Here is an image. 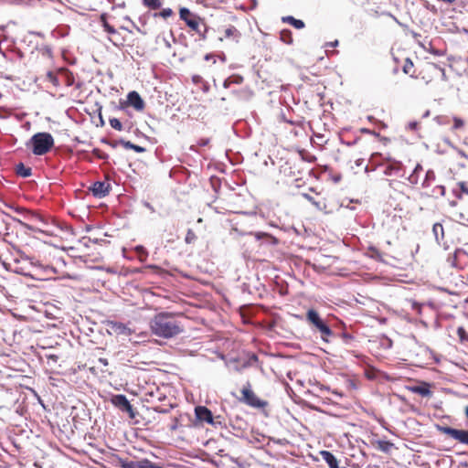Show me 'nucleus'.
Returning a JSON list of instances; mask_svg holds the SVG:
<instances>
[{"label":"nucleus","mask_w":468,"mask_h":468,"mask_svg":"<svg viewBox=\"0 0 468 468\" xmlns=\"http://www.w3.org/2000/svg\"><path fill=\"white\" fill-rule=\"evenodd\" d=\"M180 313L161 312L154 315L150 321L153 335L162 338H172L184 331L183 324L177 320Z\"/></svg>","instance_id":"1"},{"label":"nucleus","mask_w":468,"mask_h":468,"mask_svg":"<svg viewBox=\"0 0 468 468\" xmlns=\"http://www.w3.org/2000/svg\"><path fill=\"white\" fill-rule=\"evenodd\" d=\"M302 197L314 206L316 209L325 214L332 213L336 207L333 197L323 191L317 192L314 188H310L308 192L303 193Z\"/></svg>","instance_id":"2"},{"label":"nucleus","mask_w":468,"mask_h":468,"mask_svg":"<svg viewBox=\"0 0 468 468\" xmlns=\"http://www.w3.org/2000/svg\"><path fill=\"white\" fill-rule=\"evenodd\" d=\"M457 227L458 223L453 222L451 218L434 223L432 227V233L436 241L439 244H446L449 241L452 242L455 239H459L455 232V229Z\"/></svg>","instance_id":"3"},{"label":"nucleus","mask_w":468,"mask_h":468,"mask_svg":"<svg viewBox=\"0 0 468 468\" xmlns=\"http://www.w3.org/2000/svg\"><path fill=\"white\" fill-rule=\"evenodd\" d=\"M54 144L53 136L44 132L34 134L27 143V147L30 148L35 155H44L53 148Z\"/></svg>","instance_id":"4"},{"label":"nucleus","mask_w":468,"mask_h":468,"mask_svg":"<svg viewBox=\"0 0 468 468\" xmlns=\"http://www.w3.org/2000/svg\"><path fill=\"white\" fill-rule=\"evenodd\" d=\"M305 318L312 330L314 333H318L323 341L329 342L334 333L319 313L314 309H309Z\"/></svg>","instance_id":"5"},{"label":"nucleus","mask_w":468,"mask_h":468,"mask_svg":"<svg viewBox=\"0 0 468 468\" xmlns=\"http://www.w3.org/2000/svg\"><path fill=\"white\" fill-rule=\"evenodd\" d=\"M180 18L185 21L186 26L194 32L198 34L203 39L206 38L207 27L203 19L193 14L188 8L182 7L179 11Z\"/></svg>","instance_id":"6"},{"label":"nucleus","mask_w":468,"mask_h":468,"mask_svg":"<svg viewBox=\"0 0 468 468\" xmlns=\"http://www.w3.org/2000/svg\"><path fill=\"white\" fill-rule=\"evenodd\" d=\"M239 400L254 409H265L268 406V402L266 400L260 399L254 393L250 383L243 386L241 389V397Z\"/></svg>","instance_id":"7"},{"label":"nucleus","mask_w":468,"mask_h":468,"mask_svg":"<svg viewBox=\"0 0 468 468\" xmlns=\"http://www.w3.org/2000/svg\"><path fill=\"white\" fill-rule=\"evenodd\" d=\"M437 67L434 63L425 62L418 65V72L414 79L421 80L426 84L432 81Z\"/></svg>","instance_id":"8"},{"label":"nucleus","mask_w":468,"mask_h":468,"mask_svg":"<svg viewBox=\"0 0 468 468\" xmlns=\"http://www.w3.org/2000/svg\"><path fill=\"white\" fill-rule=\"evenodd\" d=\"M438 429L442 434L468 446L467 430H457L449 426H439Z\"/></svg>","instance_id":"9"},{"label":"nucleus","mask_w":468,"mask_h":468,"mask_svg":"<svg viewBox=\"0 0 468 468\" xmlns=\"http://www.w3.org/2000/svg\"><path fill=\"white\" fill-rule=\"evenodd\" d=\"M111 401L115 407L119 408L122 411L127 412L130 418L133 419L135 417L133 407L124 395H114L112 396Z\"/></svg>","instance_id":"10"},{"label":"nucleus","mask_w":468,"mask_h":468,"mask_svg":"<svg viewBox=\"0 0 468 468\" xmlns=\"http://www.w3.org/2000/svg\"><path fill=\"white\" fill-rule=\"evenodd\" d=\"M111 190V184L108 181H97L90 187V191L95 197H104Z\"/></svg>","instance_id":"11"},{"label":"nucleus","mask_w":468,"mask_h":468,"mask_svg":"<svg viewBox=\"0 0 468 468\" xmlns=\"http://www.w3.org/2000/svg\"><path fill=\"white\" fill-rule=\"evenodd\" d=\"M195 414L199 421L207 422L208 424H215L212 412L205 406H197L195 408Z\"/></svg>","instance_id":"12"},{"label":"nucleus","mask_w":468,"mask_h":468,"mask_svg":"<svg viewBox=\"0 0 468 468\" xmlns=\"http://www.w3.org/2000/svg\"><path fill=\"white\" fill-rule=\"evenodd\" d=\"M240 37L241 33L238 30V28L235 26L229 25L223 30L222 36L219 37L218 39L219 41L229 39L238 43L240 39Z\"/></svg>","instance_id":"13"},{"label":"nucleus","mask_w":468,"mask_h":468,"mask_svg":"<svg viewBox=\"0 0 468 468\" xmlns=\"http://www.w3.org/2000/svg\"><path fill=\"white\" fill-rule=\"evenodd\" d=\"M127 102L133 106L136 111H143L144 109V101L137 91H131L127 95Z\"/></svg>","instance_id":"14"},{"label":"nucleus","mask_w":468,"mask_h":468,"mask_svg":"<svg viewBox=\"0 0 468 468\" xmlns=\"http://www.w3.org/2000/svg\"><path fill=\"white\" fill-rule=\"evenodd\" d=\"M383 166V173L386 176L397 175L402 169V164L396 160H388Z\"/></svg>","instance_id":"15"},{"label":"nucleus","mask_w":468,"mask_h":468,"mask_svg":"<svg viewBox=\"0 0 468 468\" xmlns=\"http://www.w3.org/2000/svg\"><path fill=\"white\" fill-rule=\"evenodd\" d=\"M407 388L412 393L419 394L422 397H429L431 395L430 384L426 382H422L420 385L409 386Z\"/></svg>","instance_id":"16"},{"label":"nucleus","mask_w":468,"mask_h":468,"mask_svg":"<svg viewBox=\"0 0 468 468\" xmlns=\"http://www.w3.org/2000/svg\"><path fill=\"white\" fill-rule=\"evenodd\" d=\"M371 445L383 452H389L394 446L392 442L384 440H372Z\"/></svg>","instance_id":"17"},{"label":"nucleus","mask_w":468,"mask_h":468,"mask_svg":"<svg viewBox=\"0 0 468 468\" xmlns=\"http://www.w3.org/2000/svg\"><path fill=\"white\" fill-rule=\"evenodd\" d=\"M402 71L405 74L410 75L411 78L414 79V77L417 75V72H418V66L416 67L414 65V63L412 62V60L410 58H407L404 60V64L402 66Z\"/></svg>","instance_id":"18"},{"label":"nucleus","mask_w":468,"mask_h":468,"mask_svg":"<svg viewBox=\"0 0 468 468\" xmlns=\"http://www.w3.org/2000/svg\"><path fill=\"white\" fill-rule=\"evenodd\" d=\"M321 456L323 460L328 464L329 468H340L337 459L331 452L322 451Z\"/></svg>","instance_id":"19"},{"label":"nucleus","mask_w":468,"mask_h":468,"mask_svg":"<svg viewBox=\"0 0 468 468\" xmlns=\"http://www.w3.org/2000/svg\"><path fill=\"white\" fill-rule=\"evenodd\" d=\"M424 173L423 167L418 164L413 172L409 176L408 180L412 185H417L420 181V176Z\"/></svg>","instance_id":"20"},{"label":"nucleus","mask_w":468,"mask_h":468,"mask_svg":"<svg viewBox=\"0 0 468 468\" xmlns=\"http://www.w3.org/2000/svg\"><path fill=\"white\" fill-rule=\"evenodd\" d=\"M16 173L17 176L26 178L31 176L32 169L29 166H26L23 163H19L16 166Z\"/></svg>","instance_id":"21"},{"label":"nucleus","mask_w":468,"mask_h":468,"mask_svg":"<svg viewBox=\"0 0 468 468\" xmlns=\"http://www.w3.org/2000/svg\"><path fill=\"white\" fill-rule=\"evenodd\" d=\"M282 22L292 25L293 27H295L297 29H302L304 27V22L303 20L296 19L291 16H283L282 18Z\"/></svg>","instance_id":"22"},{"label":"nucleus","mask_w":468,"mask_h":468,"mask_svg":"<svg viewBox=\"0 0 468 468\" xmlns=\"http://www.w3.org/2000/svg\"><path fill=\"white\" fill-rule=\"evenodd\" d=\"M142 4L149 10H158L162 6L161 0H142Z\"/></svg>","instance_id":"23"},{"label":"nucleus","mask_w":468,"mask_h":468,"mask_svg":"<svg viewBox=\"0 0 468 468\" xmlns=\"http://www.w3.org/2000/svg\"><path fill=\"white\" fill-rule=\"evenodd\" d=\"M109 40L116 47L124 45V38L121 37L120 32L115 29V34H110Z\"/></svg>","instance_id":"24"},{"label":"nucleus","mask_w":468,"mask_h":468,"mask_svg":"<svg viewBox=\"0 0 468 468\" xmlns=\"http://www.w3.org/2000/svg\"><path fill=\"white\" fill-rule=\"evenodd\" d=\"M367 255L375 260L384 261L383 253L375 247H369L367 249Z\"/></svg>","instance_id":"25"},{"label":"nucleus","mask_w":468,"mask_h":468,"mask_svg":"<svg viewBox=\"0 0 468 468\" xmlns=\"http://www.w3.org/2000/svg\"><path fill=\"white\" fill-rule=\"evenodd\" d=\"M100 20L102 24V27H104L105 31L110 35V34H115V28L113 26L110 25L109 22L107 21V15L106 14H102L101 15V17H100Z\"/></svg>","instance_id":"26"},{"label":"nucleus","mask_w":468,"mask_h":468,"mask_svg":"<svg viewBox=\"0 0 468 468\" xmlns=\"http://www.w3.org/2000/svg\"><path fill=\"white\" fill-rule=\"evenodd\" d=\"M280 38L285 44H292L293 40L292 31L289 29H282L280 33Z\"/></svg>","instance_id":"27"},{"label":"nucleus","mask_w":468,"mask_h":468,"mask_svg":"<svg viewBox=\"0 0 468 468\" xmlns=\"http://www.w3.org/2000/svg\"><path fill=\"white\" fill-rule=\"evenodd\" d=\"M435 180V173L432 170H428L425 173V178L421 183L422 187H429L431 186V182Z\"/></svg>","instance_id":"28"},{"label":"nucleus","mask_w":468,"mask_h":468,"mask_svg":"<svg viewBox=\"0 0 468 468\" xmlns=\"http://www.w3.org/2000/svg\"><path fill=\"white\" fill-rule=\"evenodd\" d=\"M459 218L463 221L464 225L468 226V203L462 206Z\"/></svg>","instance_id":"29"},{"label":"nucleus","mask_w":468,"mask_h":468,"mask_svg":"<svg viewBox=\"0 0 468 468\" xmlns=\"http://www.w3.org/2000/svg\"><path fill=\"white\" fill-rule=\"evenodd\" d=\"M458 187H459L458 190H454L455 196L458 198H462L463 194L468 195V186L465 182L458 183Z\"/></svg>","instance_id":"30"},{"label":"nucleus","mask_w":468,"mask_h":468,"mask_svg":"<svg viewBox=\"0 0 468 468\" xmlns=\"http://www.w3.org/2000/svg\"><path fill=\"white\" fill-rule=\"evenodd\" d=\"M174 15V12L171 8H164L159 13H154V17L160 16L164 19H167Z\"/></svg>","instance_id":"31"},{"label":"nucleus","mask_w":468,"mask_h":468,"mask_svg":"<svg viewBox=\"0 0 468 468\" xmlns=\"http://www.w3.org/2000/svg\"><path fill=\"white\" fill-rule=\"evenodd\" d=\"M197 239V237L196 233L191 229H189L187 230L186 238H185L186 243L191 244L194 241H196Z\"/></svg>","instance_id":"32"},{"label":"nucleus","mask_w":468,"mask_h":468,"mask_svg":"<svg viewBox=\"0 0 468 468\" xmlns=\"http://www.w3.org/2000/svg\"><path fill=\"white\" fill-rule=\"evenodd\" d=\"M109 122H110V125L112 126V128H113L114 130H117V131H122V124L121 122V121L117 118H111L109 120Z\"/></svg>","instance_id":"33"},{"label":"nucleus","mask_w":468,"mask_h":468,"mask_svg":"<svg viewBox=\"0 0 468 468\" xmlns=\"http://www.w3.org/2000/svg\"><path fill=\"white\" fill-rule=\"evenodd\" d=\"M453 125L452 130H459L463 128L464 126V121L459 117L454 116L452 118Z\"/></svg>","instance_id":"34"},{"label":"nucleus","mask_w":468,"mask_h":468,"mask_svg":"<svg viewBox=\"0 0 468 468\" xmlns=\"http://www.w3.org/2000/svg\"><path fill=\"white\" fill-rule=\"evenodd\" d=\"M242 80H243L242 77H239V76H238V77H234V78H233V77H230V78H229V79H227V80H225L224 86H225V87H229V85L230 83H237V84H239V83H241V82H242Z\"/></svg>","instance_id":"35"},{"label":"nucleus","mask_w":468,"mask_h":468,"mask_svg":"<svg viewBox=\"0 0 468 468\" xmlns=\"http://www.w3.org/2000/svg\"><path fill=\"white\" fill-rule=\"evenodd\" d=\"M457 335L459 336L462 342L468 340V335L463 326L458 327Z\"/></svg>","instance_id":"36"},{"label":"nucleus","mask_w":468,"mask_h":468,"mask_svg":"<svg viewBox=\"0 0 468 468\" xmlns=\"http://www.w3.org/2000/svg\"><path fill=\"white\" fill-rule=\"evenodd\" d=\"M89 370L93 375H98L99 373H104L106 371L104 368H99L97 365L90 366Z\"/></svg>","instance_id":"37"},{"label":"nucleus","mask_w":468,"mask_h":468,"mask_svg":"<svg viewBox=\"0 0 468 468\" xmlns=\"http://www.w3.org/2000/svg\"><path fill=\"white\" fill-rule=\"evenodd\" d=\"M93 154L100 159H105L107 157V154L98 148L93 150Z\"/></svg>","instance_id":"38"},{"label":"nucleus","mask_w":468,"mask_h":468,"mask_svg":"<svg viewBox=\"0 0 468 468\" xmlns=\"http://www.w3.org/2000/svg\"><path fill=\"white\" fill-rule=\"evenodd\" d=\"M121 144L125 148V149H131L133 147V144L130 141H124V140H122L121 141Z\"/></svg>","instance_id":"39"},{"label":"nucleus","mask_w":468,"mask_h":468,"mask_svg":"<svg viewBox=\"0 0 468 468\" xmlns=\"http://www.w3.org/2000/svg\"><path fill=\"white\" fill-rule=\"evenodd\" d=\"M12 220H14L15 222H16L17 224L21 225L22 227H24L26 229H31V227L28 224L23 222L22 220H20L16 218H12Z\"/></svg>","instance_id":"40"},{"label":"nucleus","mask_w":468,"mask_h":468,"mask_svg":"<svg viewBox=\"0 0 468 468\" xmlns=\"http://www.w3.org/2000/svg\"><path fill=\"white\" fill-rule=\"evenodd\" d=\"M342 337H343V339L345 340L346 343H348L349 341L353 340V336L350 334H347V333H344L342 335Z\"/></svg>","instance_id":"41"},{"label":"nucleus","mask_w":468,"mask_h":468,"mask_svg":"<svg viewBox=\"0 0 468 468\" xmlns=\"http://www.w3.org/2000/svg\"><path fill=\"white\" fill-rule=\"evenodd\" d=\"M136 153H143L145 151V149L140 145L133 144V147L132 148Z\"/></svg>","instance_id":"42"},{"label":"nucleus","mask_w":468,"mask_h":468,"mask_svg":"<svg viewBox=\"0 0 468 468\" xmlns=\"http://www.w3.org/2000/svg\"><path fill=\"white\" fill-rule=\"evenodd\" d=\"M98 363L101 364L104 367H108L109 363L106 358H99Z\"/></svg>","instance_id":"43"},{"label":"nucleus","mask_w":468,"mask_h":468,"mask_svg":"<svg viewBox=\"0 0 468 468\" xmlns=\"http://www.w3.org/2000/svg\"><path fill=\"white\" fill-rule=\"evenodd\" d=\"M209 143V140L208 139H200L197 143L198 145L200 146H205L207 145V144Z\"/></svg>","instance_id":"44"},{"label":"nucleus","mask_w":468,"mask_h":468,"mask_svg":"<svg viewBox=\"0 0 468 468\" xmlns=\"http://www.w3.org/2000/svg\"><path fill=\"white\" fill-rule=\"evenodd\" d=\"M438 2H442L444 4H447V5H452L453 3H455L456 0H437Z\"/></svg>","instance_id":"45"},{"label":"nucleus","mask_w":468,"mask_h":468,"mask_svg":"<svg viewBox=\"0 0 468 468\" xmlns=\"http://www.w3.org/2000/svg\"><path fill=\"white\" fill-rule=\"evenodd\" d=\"M466 253L465 252H459L458 254H455V260H458L460 259L461 257H466Z\"/></svg>","instance_id":"46"},{"label":"nucleus","mask_w":468,"mask_h":468,"mask_svg":"<svg viewBox=\"0 0 468 468\" xmlns=\"http://www.w3.org/2000/svg\"><path fill=\"white\" fill-rule=\"evenodd\" d=\"M337 45H338V40H335L334 42L327 43V46L332 47V48L336 47Z\"/></svg>","instance_id":"47"},{"label":"nucleus","mask_w":468,"mask_h":468,"mask_svg":"<svg viewBox=\"0 0 468 468\" xmlns=\"http://www.w3.org/2000/svg\"><path fill=\"white\" fill-rule=\"evenodd\" d=\"M438 188H439V190H440L441 195L444 196V193H445V188H444V186H438Z\"/></svg>","instance_id":"48"},{"label":"nucleus","mask_w":468,"mask_h":468,"mask_svg":"<svg viewBox=\"0 0 468 468\" xmlns=\"http://www.w3.org/2000/svg\"><path fill=\"white\" fill-rule=\"evenodd\" d=\"M16 211H17V212H26V213H28V211H26L24 208H21V207H16Z\"/></svg>","instance_id":"49"},{"label":"nucleus","mask_w":468,"mask_h":468,"mask_svg":"<svg viewBox=\"0 0 468 468\" xmlns=\"http://www.w3.org/2000/svg\"><path fill=\"white\" fill-rule=\"evenodd\" d=\"M49 358H51L52 360L57 361V359H58V356H56V355H50V356H49Z\"/></svg>","instance_id":"50"},{"label":"nucleus","mask_w":468,"mask_h":468,"mask_svg":"<svg viewBox=\"0 0 468 468\" xmlns=\"http://www.w3.org/2000/svg\"><path fill=\"white\" fill-rule=\"evenodd\" d=\"M175 422H176V423L171 427V430H172V431H174V430H176V425H177V420H176V419L175 420Z\"/></svg>","instance_id":"51"},{"label":"nucleus","mask_w":468,"mask_h":468,"mask_svg":"<svg viewBox=\"0 0 468 468\" xmlns=\"http://www.w3.org/2000/svg\"><path fill=\"white\" fill-rule=\"evenodd\" d=\"M143 250H144V248L142 246H139L136 248V250H138V251H142Z\"/></svg>","instance_id":"52"},{"label":"nucleus","mask_w":468,"mask_h":468,"mask_svg":"<svg viewBox=\"0 0 468 468\" xmlns=\"http://www.w3.org/2000/svg\"><path fill=\"white\" fill-rule=\"evenodd\" d=\"M464 412H465L466 418L468 419V406L465 408Z\"/></svg>","instance_id":"53"},{"label":"nucleus","mask_w":468,"mask_h":468,"mask_svg":"<svg viewBox=\"0 0 468 468\" xmlns=\"http://www.w3.org/2000/svg\"><path fill=\"white\" fill-rule=\"evenodd\" d=\"M399 256H400V255H397V256H395V255H394V256H392V258H394V259H396V260H400V257H399Z\"/></svg>","instance_id":"54"},{"label":"nucleus","mask_w":468,"mask_h":468,"mask_svg":"<svg viewBox=\"0 0 468 468\" xmlns=\"http://www.w3.org/2000/svg\"><path fill=\"white\" fill-rule=\"evenodd\" d=\"M47 52H48V56H50V55H51V51H50V49H47Z\"/></svg>","instance_id":"55"},{"label":"nucleus","mask_w":468,"mask_h":468,"mask_svg":"<svg viewBox=\"0 0 468 468\" xmlns=\"http://www.w3.org/2000/svg\"><path fill=\"white\" fill-rule=\"evenodd\" d=\"M276 442H277V443H280V444H282V440H278Z\"/></svg>","instance_id":"56"},{"label":"nucleus","mask_w":468,"mask_h":468,"mask_svg":"<svg viewBox=\"0 0 468 468\" xmlns=\"http://www.w3.org/2000/svg\"><path fill=\"white\" fill-rule=\"evenodd\" d=\"M121 29H124V30H126V31L130 32L127 28H125V27H121Z\"/></svg>","instance_id":"57"},{"label":"nucleus","mask_w":468,"mask_h":468,"mask_svg":"<svg viewBox=\"0 0 468 468\" xmlns=\"http://www.w3.org/2000/svg\"><path fill=\"white\" fill-rule=\"evenodd\" d=\"M48 77H50V78L53 76L51 72H48Z\"/></svg>","instance_id":"58"},{"label":"nucleus","mask_w":468,"mask_h":468,"mask_svg":"<svg viewBox=\"0 0 468 468\" xmlns=\"http://www.w3.org/2000/svg\"><path fill=\"white\" fill-rule=\"evenodd\" d=\"M467 280H468V272H467Z\"/></svg>","instance_id":"59"}]
</instances>
